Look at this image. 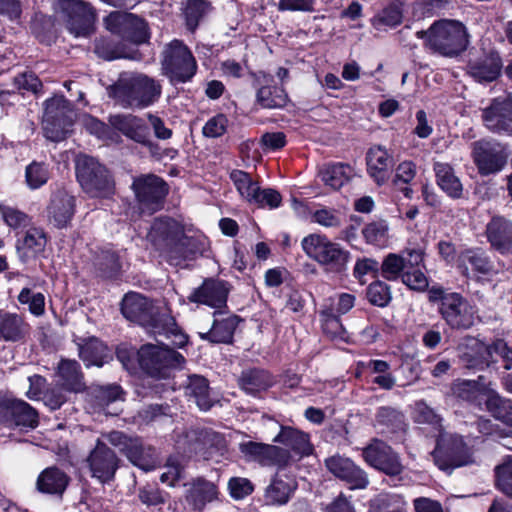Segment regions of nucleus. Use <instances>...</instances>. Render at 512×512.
Returning <instances> with one entry per match:
<instances>
[{"instance_id":"1","label":"nucleus","mask_w":512,"mask_h":512,"mask_svg":"<svg viewBox=\"0 0 512 512\" xmlns=\"http://www.w3.org/2000/svg\"><path fill=\"white\" fill-rule=\"evenodd\" d=\"M147 237L155 249L174 265L196 255L202 249L201 240L187 235L184 226L170 217L155 219Z\"/></svg>"},{"instance_id":"2","label":"nucleus","mask_w":512,"mask_h":512,"mask_svg":"<svg viewBox=\"0 0 512 512\" xmlns=\"http://www.w3.org/2000/svg\"><path fill=\"white\" fill-rule=\"evenodd\" d=\"M106 92L124 109H144L158 101L162 86L146 74L123 72L106 88Z\"/></svg>"},{"instance_id":"3","label":"nucleus","mask_w":512,"mask_h":512,"mask_svg":"<svg viewBox=\"0 0 512 512\" xmlns=\"http://www.w3.org/2000/svg\"><path fill=\"white\" fill-rule=\"evenodd\" d=\"M416 35L425 39V45L430 50L445 57L458 56L469 44L465 25L452 19L435 21L427 31H417Z\"/></svg>"},{"instance_id":"4","label":"nucleus","mask_w":512,"mask_h":512,"mask_svg":"<svg viewBox=\"0 0 512 512\" xmlns=\"http://www.w3.org/2000/svg\"><path fill=\"white\" fill-rule=\"evenodd\" d=\"M428 299L438 305V312L452 329L467 330L474 325L475 311L460 293L450 292L442 286H432Z\"/></svg>"},{"instance_id":"5","label":"nucleus","mask_w":512,"mask_h":512,"mask_svg":"<svg viewBox=\"0 0 512 512\" xmlns=\"http://www.w3.org/2000/svg\"><path fill=\"white\" fill-rule=\"evenodd\" d=\"M138 362L143 371L158 379H166L186 363L185 357L164 344L147 343L138 350Z\"/></svg>"},{"instance_id":"6","label":"nucleus","mask_w":512,"mask_h":512,"mask_svg":"<svg viewBox=\"0 0 512 512\" xmlns=\"http://www.w3.org/2000/svg\"><path fill=\"white\" fill-rule=\"evenodd\" d=\"M301 246L306 255L333 273H343L347 269L351 254L340 244L326 236L310 234L302 239Z\"/></svg>"},{"instance_id":"7","label":"nucleus","mask_w":512,"mask_h":512,"mask_svg":"<svg viewBox=\"0 0 512 512\" xmlns=\"http://www.w3.org/2000/svg\"><path fill=\"white\" fill-rule=\"evenodd\" d=\"M76 176L83 190L92 197H106L114 191L109 171L93 157L78 156Z\"/></svg>"},{"instance_id":"8","label":"nucleus","mask_w":512,"mask_h":512,"mask_svg":"<svg viewBox=\"0 0 512 512\" xmlns=\"http://www.w3.org/2000/svg\"><path fill=\"white\" fill-rule=\"evenodd\" d=\"M162 70L172 83L189 81L196 73L197 64L188 47L179 40L167 44L162 52Z\"/></svg>"},{"instance_id":"9","label":"nucleus","mask_w":512,"mask_h":512,"mask_svg":"<svg viewBox=\"0 0 512 512\" xmlns=\"http://www.w3.org/2000/svg\"><path fill=\"white\" fill-rule=\"evenodd\" d=\"M73 123L72 105L63 96H54L45 101L43 131L45 137L53 142L66 139Z\"/></svg>"},{"instance_id":"10","label":"nucleus","mask_w":512,"mask_h":512,"mask_svg":"<svg viewBox=\"0 0 512 512\" xmlns=\"http://www.w3.org/2000/svg\"><path fill=\"white\" fill-rule=\"evenodd\" d=\"M432 456L438 468L448 473L473 462L470 448L457 435L440 434Z\"/></svg>"},{"instance_id":"11","label":"nucleus","mask_w":512,"mask_h":512,"mask_svg":"<svg viewBox=\"0 0 512 512\" xmlns=\"http://www.w3.org/2000/svg\"><path fill=\"white\" fill-rule=\"evenodd\" d=\"M239 451L247 462H256L263 467L286 469L293 464L292 454L283 447L255 441L239 444Z\"/></svg>"},{"instance_id":"12","label":"nucleus","mask_w":512,"mask_h":512,"mask_svg":"<svg viewBox=\"0 0 512 512\" xmlns=\"http://www.w3.org/2000/svg\"><path fill=\"white\" fill-rule=\"evenodd\" d=\"M142 211L149 214L163 207L169 188L167 183L155 174L135 177L131 186Z\"/></svg>"},{"instance_id":"13","label":"nucleus","mask_w":512,"mask_h":512,"mask_svg":"<svg viewBox=\"0 0 512 512\" xmlns=\"http://www.w3.org/2000/svg\"><path fill=\"white\" fill-rule=\"evenodd\" d=\"M123 316L131 322L145 327L150 333L156 328L162 315L159 307L151 300L135 292L127 293L121 302Z\"/></svg>"},{"instance_id":"14","label":"nucleus","mask_w":512,"mask_h":512,"mask_svg":"<svg viewBox=\"0 0 512 512\" xmlns=\"http://www.w3.org/2000/svg\"><path fill=\"white\" fill-rule=\"evenodd\" d=\"M103 438L117 447L135 466L146 471L155 466V450L151 446H144L139 438H132L122 431H111L103 434Z\"/></svg>"},{"instance_id":"15","label":"nucleus","mask_w":512,"mask_h":512,"mask_svg":"<svg viewBox=\"0 0 512 512\" xmlns=\"http://www.w3.org/2000/svg\"><path fill=\"white\" fill-rule=\"evenodd\" d=\"M473 159L481 175L499 172L507 163L505 147L494 140H479L473 143Z\"/></svg>"},{"instance_id":"16","label":"nucleus","mask_w":512,"mask_h":512,"mask_svg":"<svg viewBox=\"0 0 512 512\" xmlns=\"http://www.w3.org/2000/svg\"><path fill=\"white\" fill-rule=\"evenodd\" d=\"M362 456L371 467L389 476L399 475L404 469L398 454L389 445L378 439H374L363 449Z\"/></svg>"},{"instance_id":"17","label":"nucleus","mask_w":512,"mask_h":512,"mask_svg":"<svg viewBox=\"0 0 512 512\" xmlns=\"http://www.w3.org/2000/svg\"><path fill=\"white\" fill-rule=\"evenodd\" d=\"M106 27L112 33L120 35L133 43H143L148 39L145 21L126 12H112L105 19Z\"/></svg>"},{"instance_id":"18","label":"nucleus","mask_w":512,"mask_h":512,"mask_svg":"<svg viewBox=\"0 0 512 512\" xmlns=\"http://www.w3.org/2000/svg\"><path fill=\"white\" fill-rule=\"evenodd\" d=\"M86 463L93 478L101 483H107L115 476L119 467V458L102 440L97 439Z\"/></svg>"},{"instance_id":"19","label":"nucleus","mask_w":512,"mask_h":512,"mask_svg":"<svg viewBox=\"0 0 512 512\" xmlns=\"http://www.w3.org/2000/svg\"><path fill=\"white\" fill-rule=\"evenodd\" d=\"M60 10L68 17V29L75 36H88L93 30L95 14L82 0H57Z\"/></svg>"},{"instance_id":"20","label":"nucleus","mask_w":512,"mask_h":512,"mask_svg":"<svg viewBox=\"0 0 512 512\" xmlns=\"http://www.w3.org/2000/svg\"><path fill=\"white\" fill-rule=\"evenodd\" d=\"M229 292L230 286L226 281L207 278L190 293L187 299L191 303L222 309L226 307Z\"/></svg>"},{"instance_id":"21","label":"nucleus","mask_w":512,"mask_h":512,"mask_svg":"<svg viewBox=\"0 0 512 512\" xmlns=\"http://www.w3.org/2000/svg\"><path fill=\"white\" fill-rule=\"evenodd\" d=\"M485 127L493 133L512 135V98H496L482 112Z\"/></svg>"},{"instance_id":"22","label":"nucleus","mask_w":512,"mask_h":512,"mask_svg":"<svg viewBox=\"0 0 512 512\" xmlns=\"http://www.w3.org/2000/svg\"><path fill=\"white\" fill-rule=\"evenodd\" d=\"M188 451L211 458L215 453H221L226 449V441L223 435L208 429H191L186 434Z\"/></svg>"},{"instance_id":"23","label":"nucleus","mask_w":512,"mask_h":512,"mask_svg":"<svg viewBox=\"0 0 512 512\" xmlns=\"http://www.w3.org/2000/svg\"><path fill=\"white\" fill-rule=\"evenodd\" d=\"M76 207V199L65 190L55 191L47 206L48 222L58 229L66 228L71 222Z\"/></svg>"},{"instance_id":"24","label":"nucleus","mask_w":512,"mask_h":512,"mask_svg":"<svg viewBox=\"0 0 512 512\" xmlns=\"http://www.w3.org/2000/svg\"><path fill=\"white\" fill-rule=\"evenodd\" d=\"M327 469L350 484L351 489H364L369 484L367 474L349 458L335 455L325 460Z\"/></svg>"},{"instance_id":"25","label":"nucleus","mask_w":512,"mask_h":512,"mask_svg":"<svg viewBox=\"0 0 512 512\" xmlns=\"http://www.w3.org/2000/svg\"><path fill=\"white\" fill-rule=\"evenodd\" d=\"M273 442L283 445V448L292 454L293 463L313 452L309 435L290 426H281L279 433L273 438Z\"/></svg>"},{"instance_id":"26","label":"nucleus","mask_w":512,"mask_h":512,"mask_svg":"<svg viewBox=\"0 0 512 512\" xmlns=\"http://www.w3.org/2000/svg\"><path fill=\"white\" fill-rule=\"evenodd\" d=\"M475 350L478 355L477 357H471L468 353L464 354L463 359L467 362L468 368L488 366L493 354L499 355L503 359L506 370L512 368V349L501 339L494 341L491 345L477 342Z\"/></svg>"},{"instance_id":"27","label":"nucleus","mask_w":512,"mask_h":512,"mask_svg":"<svg viewBox=\"0 0 512 512\" xmlns=\"http://www.w3.org/2000/svg\"><path fill=\"white\" fill-rule=\"evenodd\" d=\"M213 316L214 320L211 328L205 332H199L200 338L211 343H231L241 319L236 315L226 314L220 310L215 311Z\"/></svg>"},{"instance_id":"28","label":"nucleus","mask_w":512,"mask_h":512,"mask_svg":"<svg viewBox=\"0 0 512 512\" xmlns=\"http://www.w3.org/2000/svg\"><path fill=\"white\" fill-rule=\"evenodd\" d=\"M108 124L128 139L138 143L144 142L149 126L144 119L133 114H113L108 117Z\"/></svg>"},{"instance_id":"29","label":"nucleus","mask_w":512,"mask_h":512,"mask_svg":"<svg viewBox=\"0 0 512 512\" xmlns=\"http://www.w3.org/2000/svg\"><path fill=\"white\" fill-rule=\"evenodd\" d=\"M47 241V235L42 228L28 227L16 243L17 253L21 261L27 262L44 252Z\"/></svg>"},{"instance_id":"30","label":"nucleus","mask_w":512,"mask_h":512,"mask_svg":"<svg viewBox=\"0 0 512 512\" xmlns=\"http://www.w3.org/2000/svg\"><path fill=\"white\" fill-rule=\"evenodd\" d=\"M182 387L185 396L193 400L200 410L207 411L214 405L215 400L211 396L209 381L204 376L188 375Z\"/></svg>"},{"instance_id":"31","label":"nucleus","mask_w":512,"mask_h":512,"mask_svg":"<svg viewBox=\"0 0 512 512\" xmlns=\"http://www.w3.org/2000/svg\"><path fill=\"white\" fill-rule=\"evenodd\" d=\"M392 163V157L383 146H373L366 154L368 174L378 185H381L388 180Z\"/></svg>"},{"instance_id":"32","label":"nucleus","mask_w":512,"mask_h":512,"mask_svg":"<svg viewBox=\"0 0 512 512\" xmlns=\"http://www.w3.org/2000/svg\"><path fill=\"white\" fill-rule=\"evenodd\" d=\"M433 171L437 185L448 197L452 199L463 197V184L449 163L435 162Z\"/></svg>"},{"instance_id":"33","label":"nucleus","mask_w":512,"mask_h":512,"mask_svg":"<svg viewBox=\"0 0 512 512\" xmlns=\"http://www.w3.org/2000/svg\"><path fill=\"white\" fill-rule=\"evenodd\" d=\"M60 386L69 392H81L85 389L84 376L76 360H61L57 366Z\"/></svg>"},{"instance_id":"34","label":"nucleus","mask_w":512,"mask_h":512,"mask_svg":"<svg viewBox=\"0 0 512 512\" xmlns=\"http://www.w3.org/2000/svg\"><path fill=\"white\" fill-rule=\"evenodd\" d=\"M29 332V325L17 313L0 312L1 341L17 342L23 340Z\"/></svg>"},{"instance_id":"35","label":"nucleus","mask_w":512,"mask_h":512,"mask_svg":"<svg viewBox=\"0 0 512 512\" xmlns=\"http://www.w3.org/2000/svg\"><path fill=\"white\" fill-rule=\"evenodd\" d=\"M238 384L245 393L256 396L271 387L273 379L264 369L249 368L242 371Z\"/></svg>"},{"instance_id":"36","label":"nucleus","mask_w":512,"mask_h":512,"mask_svg":"<svg viewBox=\"0 0 512 512\" xmlns=\"http://www.w3.org/2000/svg\"><path fill=\"white\" fill-rule=\"evenodd\" d=\"M487 237L491 245L503 252L512 247V223L502 217H494L487 225Z\"/></svg>"},{"instance_id":"37","label":"nucleus","mask_w":512,"mask_h":512,"mask_svg":"<svg viewBox=\"0 0 512 512\" xmlns=\"http://www.w3.org/2000/svg\"><path fill=\"white\" fill-rule=\"evenodd\" d=\"M295 489L296 483L293 480L285 481L278 474H275L265 489L264 501L267 505H285Z\"/></svg>"},{"instance_id":"38","label":"nucleus","mask_w":512,"mask_h":512,"mask_svg":"<svg viewBox=\"0 0 512 512\" xmlns=\"http://www.w3.org/2000/svg\"><path fill=\"white\" fill-rule=\"evenodd\" d=\"M502 61L498 53H490L469 65L470 74L478 81L492 82L500 75Z\"/></svg>"},{"instance_id":"39","label":"nucleus","mask_w":512,"mask_h":512,"mask_svg":"<svg viewBox=\"0 0 512 512\" xmlns=\"http://www.w3.org/2000/svg\"><path fill=\"white\" fill-rule=\"evenodd\" d=\"M79 357L86 366L95 365L101 367L110 358L107 346L96 337H91L79 344Z\"/></svg>"},{"instance_id":"40","label":"nucleus","mask_w":512,"mask_h":512,"mask_svg":"<svg viewBox=\"0 0 512 512\" xmlns=\"http://www.w3.org/2000/svg\"><path fill=\"white\" fill-rule=\"evenodd\" d=\"M69 483V477L57 467L45 469L37 479L39 491L48 494L61 495Z\"/></svg>"},{"instance_id":"41","label":"nucleus","mask_w":512,"mask_h":512,"mask_svg":"<svg viewBox=\"0 0 512 512\" xmlns=\"http://www.w3.org/2000/svg\"><path fill=\"white\" fill-rule=\"evenodd\" d=\"M216 497V486L212 482L199 478L193 482L186 498L195 509L202 510L207 503L212 502Z\"/></svg>"},{"instance_id":"42","label":"nucleus","mask_w":512,"mask_h":512,"mask_svg":"<svg viewBox=\"0 0 512 512\" xmlns=\"http://www.w3.org/2000/svg\"><path fill=\"white\" fill-rule=\"evenodd\" d=\"M351 168L343 163L325 164L319 170L322 182L334 190L340 189L350 178Z\"/></svg>"},{"instance_id":"43","label":"nucleus","mask_w":512,"mask_h":512,"mask_svg":"<svg viewBox=\"0 0 512 512\" xmlns=\"http://www.w3.org/2000/svg\"><path fill=\"white\" fill-rule=\"evenodd\" d=\"M375 426L388 432H397L405 426L404 414L392 406H381L375 413Z\"/></svg>"},{"instance_id":"44","label":"nucleus","mask_w":512,"mask_h":512,"mask_svg":"<svg viewBox=\"0 0 512 512\" xmlns=\"http://www.w3.org/2000/svg\"><path fill=\"white\" fill-rule=\"evenodd\" d=\"M152 334L163 335L167 339H171L172 345L178 348L184 347L188 342V336L182 332L175 319L168 313L162 315V319Z\"/></svg>"},{"instance_id":"45","label":"nucleus","mask_w":512,"mask_h":512,"mask_svg":"<svg viewBox=\"0 0 512 512\" xmlns=\"http://www.w3.org/2000/svg\"><path fill=\"white\" fill-rule=\"evenodd\" d=\"M11 418L10 427L22 426L34 429L39 424V415L36 409L21 399L15 398Z\"/></svg>"},{"instance_id":"46","label":"nucleus","mask_w":512,"mask_h":512,"mask_svg":"<svg viewBox=\"0 0 512 512\" xmlns=\"http://www.w3.org/2000/svg\"><path fill=\"white\" fill-rule=\"evenodd\" d=\"M257 103L265 109L282 108L288 101V96L282 87L265 85L258 89Z\"/></svg>"},{"instance_id":"47","label":"nucleus","mask_w":512,"mask_h":512,"mask_svg":"<svg viewBox=\"0 0 512 512\" xmlns=\"http://www.w3.org/2000/svg\"><path fill=\"white\" fill-rule=\"evenodd\" d=\"M485 404L493 417L512 426V400L504 399L493 392L488 394Z\"/></svg>"},{"instance_id":"48","label":"nucleus","mask_w":512,"mask_h":512,"mask_svg":"<svg viewBox=\"0 0 512 512\" xmlns=\"http://www.w3.org/2000/svg\"><path fill=\"white\" fill-rule=\"evenodd\" d=\"M468 265H471L476 272L481 274H488L492 269L487 257L479 250H466L461 253L459 267L465 275L469 274Z\"/></svg>"},{"instance_id":"49","label":"nucleus","mask_w":512,"mask_h":512,"mask_svg":"<svg viewBox=\"0 0 512 512\" xmlns=\"http://www.w3.org/2000/svg\"><path fill=\"white\" fill-rule=\"evenodd\" d=\"M416 175V166L411 161H404L396 168L393 183L407 198H411L413 190L408 184L414 179Z\"/></svg>"},{"instance_id":"50","label":"nucleus","mask_w":512,"mask_h":512,"mask_svg":"<svg viewBox=\"0 0 512 512\" xmlns=\"http://www.w3.org/2000/svg\"><path fill=\"white\" fill-rule=\"evenodd\" d=\"M230 179L241 197L250 203L259 186L258 183L251 178L250 174L242 170H233L230 173Z\"/></svg>"},{"instance_id":"51","label":"nucleus","mask_w":512,"mask_h":512,"mask_svg":"<svg viewBox=\"0 0 512 512\" xmlns=\"http://www.w3.org/2000/svg\"><path fill=\"white\" fill-rule=\"evenodd\" d=\"M50 173L44 162L33 161L25 169V181L30 189H38L45 185Z\"/></svg>"},{"instance_id":"52","label":"nucleus","mask_w":512,"mask_h":512,"mask_svg":"<svg viewBox=\"0 0 512 512\" xmlns=\"http://www.w3.org/2000/svg\"><path fill=\"white\" fill-rule=\"evenodd\" d=\"M403 17L401 4L391 3L384 8L373 20V25L377 29L382 27H394L401 23Z\"/></svg>"},{"instance_id":"53","label":"nucleus","mask_w":512,"mask_h":512,"mask_svg":"<svg viewBox=\"0 0 512 512\" xmlns=\"http://www.w3.org/2000/svg\"><path fill=\"white\" fill-rule=\"evenodd\" d=\"M405 268L406 262L404 257L390 253L384 258L381 264V274L385 279L394 281L400 276L402 277Z\"/></svg>"},{"instance_id":"54","label":"nucleus","mask_w":512,"mask_h":512,"mask_svg":"<svg viewBox=\"0 0 512 512\" xmlns=\"http://www.w3.org/2000/svg\"><path fill=\"white\" fill-rule=\"evenodd\" d=\"M208 4L204 0H189L184 10L187 28L194 32L201 19L208 11Z\"/></svg>"},{"instance_id":"55","label":"nucleus","mask_w":512,"mask_h":512,"mask_svg":"<svg viewBox=\"0 0 512 512\" xmlns=\"http://www.w3.org/2000/svg\"><path fill=\"white\" fill-rule=\"evenodd\" d=\"M413 420L419 424H428L438 428L441 426L442 419L424 400H419L414 404Z\"/></svg>"},{"instance_id":"56","label":"nucleus","mask_w":512,"mask_h":512,"mask_svg":"<svg viewBox=\"0 0 512 512\" xmlns=\"http://www.w3.org/2000/svg\"><path fill=\"white\" fill-rule=\"evenodd\" d=\"M367 298L372 305L385 307L392 299L390 287L383 281H374L367 288Z\"/></svg>"},{"instance_id":"57","label":"nucleus","mask_w":512,"mask_h":512,"mask_svg":"<svg viewBox=\"0 0 512 512\" xmlns=\"http://www.w3.org/2000/svg\"><path fill=\"white\" fill-rule=\"evenodd\" d=\"M388 226L384 221L367 224L362 234L366 242L376 246H384L388 240Z\"/></svg>"},{"instance_id":"58","label":"nucleus","mask_w":512,"mask_h":512,"mask_svg":"<svg viewBox=\"0 0 512 512\" xmlns=\"http://www.w3.org/2000/svg\"><path fill=\"white\" fill-rule=\"evenodd\" d=\"M497 487L512 498V456L495 469Z\"/></svg>"},{"instance_id":"59","label":"nucleus","mask_w":512,"mask_h":512,"mask_svg":"<svg viewBox=\"0 0 512 512\" xmlns=\"http://www.w3.org/2000/svg\"><path fill=\"white\" fill-rule=\"evenodd\" d=\"M97 266L105 277H113L121 268L118 255L111 250H102L98 256Z\"/></svg>"},{"instance_id":"60","label":"nucleus","mask_w":512,"mask_h":512,"mask_svg":"<svg viewBox=\"0 0 512 512\" xmlns=\"http://www.w3.org/2000/svg\"><path fill=\"white\" fill-rule=\"evenodd\" d=\"M323 317V331L332 339H346V330L341 323V320L338 316L334 315L331 312L322 313Z\"/></svg>"},{"instance_id":"61","label":"nucleus","mask_w":512,"mask_h":512,"mask_svg":"<svg viewBox=\"0 0 512 512\" xmlns=\"http://www.w3.org/2000/svg\"><path fill=\"white\" fill-rule=\"evenodd\" d=\"M0 211L5 223L13 229L28 227L30 224V217L18 209L0 206Z\"/></svg>"},{"instance_id":"62","label":"nucleus","mask_w":512,"mask_h":512,"mask_svg":"<svg viewBox=\"0 0 512 512\" xmlns=\"http://www.w3.org/2000/svg\"><path fill=\"white\" fill-rule=\"evenodd\" d=\"M253 197L250 203L259 206H269L270 208L278 207L282 199L278 191L271 188L261 189L259 186Z\"/></svg>"},{"instance_id":"63","label":"nucleus","mask_w":512,"mask_h":512,"mask_svg":"<svg viewBox=\"0 0 512 512\" xmlns=\"http://www.w3.org/2000/svg\"><path fill=\"white\" fill-rule=\"evenodd\" d=\"M228 488L234 499H243L250 495L254 490V486L251 481L242 477L231 478L228 482Z\"/></svg>"},{"instance_id":"64","label":"nucleus","mask_w":512,"mask_h":512,"mask_svg":"<svg viewBox=\"0 0 512 512\" xmlns=\"http://www.w3.org/2000/svg\"><path fill=\"white\" fill-rule=\"evenodd\" d=\"M228 119L223 114H218L209 119L203 127V134L206 137L217 138L222 136L227 129Z\"/></svg>"}]
</instances>
